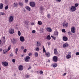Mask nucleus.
Segmentation results:
<instances>
[{"instance_id":"obj_44","label":"nucleus","mask_w":79,"mask_h":79,"mask_svg":"<svg viewBox=\"0 0 79 79\" xmlns=\"http://www.w3.org/2000/svg\"><path fill=\"white\" fill-rule=\"evenodd\" d=\"M47 17L48 18H50V14H48L47 15Z\"/></svg>"},{"instance_id":"obj_7","label":"nucleus","mask_w":79,"mask_h":79,"mask_svg":"<svg viewBox=\"0 0 79 79\" xmlns=\"http://www.w3.org/2000/svg\"><path fill=\"white\" fill-rule=\"evenodd\" d=\"M29 59H30V57L28 56H26V58H24V60L26 62H28Z\"/></svg>"},{"instance_id":"obj_36","label":"nucleus","mask_w":79,"mask_h":79,"mask_svg":"<svg viewBox=\"0 0 79 79\" xmlns=\"http://www.w3.org/2000/svg\"><path fill=\"white\" fill-rule=\"evenodd\" d=\"M0 15H5V13L3 12H0Z\"/></svg>"},{"instance_id":"obj_17","label":"nucleus","mask_w":79,"mask_h":79,"mask_svg":"<svg viewBox=\"0 0 79 79\" xmlns=\"http://www.w3.org/2000/svg\"><path fill=\"white\" fill-rule=\"evenodd\" d=\"M25 8L26 10H27L29 11H31V8L29 6H26L25 7Z\"/></svg>"},{"instance_id":"obj_58","label":"nucleus","mask_w":79,"mask_h":79,"mask_svg":"<svg viewBox=\"0 0 79 79\" xmlns=\"http://www.w3.org/2000/svg\"><path fill=\"white\" fill-rule=\"evenodd\" d=\"M3 39H4V40H5V37H3Z\"/></svg>"},{"instance_id":"obj_61","label":"nucleus","mask_w":79,"mask_h":79,"mask_svg":"<svg viewBox=\"0 0 79 79\" xmlns=\"http://www.w3.org/2000/svg\"><path fill=\"white\" fill-rule=\"evenodd\" d=\"M2 44V40H0V44Z\"/></svg>"},{"instance_id":"obj_48","label":"nucleus","mask_w":79,"mask_h":79,"mask_svg":"<svg viewBox=\"0 0 79 79\" xmlns=\"http://www.w3.org/2000/svg\"><path fill=\"white\" fill-rule=\"evenodd\" d=\"M21 49L22 50H24V47L23 46H22L21 47Z\"/></svg>"},{"instance_id":"obj_19","label":"nucleus","mask_w":79,"mask_h":79,"mask_svg":"<svg viewBox=\"0 0 79 79\" xmlns=\"http://www.w3.org/2000/svg\"><path fill=\"white\" fill-rule=\"evenodd\" d=\"M7 50L6 49H4L3 51V54H6V53H7Z\"/></svg>"},{"instance_id":"obj_55","label":"nucleus","mask_w":79,"mask_h":79,"mask_svg":"<svg viewBox=\"0 0 79 79\" xmlns=\"http://www.w3.org/2000/svg\"><path fill=\"white\" fill-rule=\"evenodd\" d=\"M52 38L54 40H56V37H55V36L53 37V38Z\"/></svg>"},{"instance_id":"obj_12","label":"nucleus","mask_w":79,"mask_h":79,"mask_svg":"<svg viewBox=\"0 0 79 79\" xmlns=\"http://www.w3.org/2000/svg\"><path fill=\"white\" fill-rule=\"evenodd\" d=\"M46 30L47 31H48V32H51L52 31V28L50 27H47L46 28Z\"/></svg>"},{"instance_id":"obj_50","label":"nucleus","mask_w":79,"mask_h":79,"mask_svg":"<svg viewBox=\"0 0 79 79\" xmlns=\"http://www.w3.org/2000/svg\"><path fill=\"white\" fill-rule=\"evenodd\" d=\"M35 30H33L32 31V33H35Z\"/></svg>"},{"instance_id":"obj_45","label":"nucleus","mask_w":79,"mask_h":79,"mask_svg":"<svg viewBox=\"0 0 79 79\" xmlns=\"http://www.w3.org/2000/svg\"><path fill=\"white\" fill-rule=\"evenodd\" d=\"M12 62H13V63H15V59H12Z\"/></svg>"},{"instance_id":"obj_62","label":"nucleus","mask_w":79,"mask_h":79,"mask_svg":"<svg viewBox=\"0 0 79 79\" xmlns=\"http://www.w3.org/2000/svg\"><path fill=\"white\" fill-rule=\"evenodd\" d=\"M31 68V67H30L29 68H28V69H30Z\"/></svg>"},{"instance_id":"obj_56","label":"nucleus","mask_w":79,"mask_h":79,"mask_svg":"<svg viewBox=\"0 0 79 79\" xmlns=\"http://www.w3.org/2000/svg\"><path fill=\"white\" fill-rule=\"evenodd\" d=\"M26 77H27V78H28V77H29V75H27L26 76Z\"/></svg>"},{"instance_id":"obj_6","label":"nucleus","mask_w":79,"mask_h":79,"mask_svg":"<svg viewBox=\"0 0 79 79\" xmlns=\"http://www.w3.org/2000/svg\"><path fill=\"white\" fill-rule=\"evenodd\" d=\"M2 64L4 66H7L8 65V63L7 62L4 61L2 62Z\"/></svg>"},{"instance_id":"obj_49","label":"nucleus","mask_w":79,"mask_h":79,"mask_svg":"<svg viewBox=\"0 0 79 79\" xmlns=\"http://www.w3.org/2000/svg\"><path fill=\"white\" fill-rule=\"evenodd\" d=\"M40 73L41 74H43V71H41L40 72Z\"/></svg>"},{"instance_id":"obj_38","label":"nucleus","mask_w":79,"mask_h":79,"mask_svg":"<svg viewBox=\"0 0 79 79\" xmlns=\"http://www.w3.org/2000/svg\"><path fill=\"white\" fill-rule=\"evenodd\" d=\"M8 5L6 6L5 7V10H7V9H8Z\"/></svg>"},{"instance_id":"obj_22","label":"nucleus","mask_w":79,"mask_h":79,"mask_svg":"<svg viewBox=\"0 0 79 79\" xmlns=\"http://www.w3.org/2000/svg\"><path fill=\"white\" fill-rule=\"evenodd\" d=\"M40 31L41 33H43L44 32H45V30L43 28H42L40 29Z\"/></svg>"},{"instance_id":"obj_34","label":"nucleus","mask_w":79,"mask_h":79,"mask_svg":"<svg viewBox=\"0 0 79 79\" xmlns=\"http://www.w3.org/2000/svg\"><path fill=\"white\" fill-rule=\"evenodd\" d=\"M43 50L44 53L45 52V47H44V46H43Z\"/></svg>"},{"instance_id":"obj_37","label":"nucleus","mask_w":79,"mask_h":79,"mask_svg":"<svg viewBox=\"0 0 79 79\" xmlns=\"http://www.w3.org/2000/svg\"><path fill=\"white\" fill-rule=\"evenodd\" d=\"M78 6H79V4L78 3H76L75 5V8L76 7H77Z\"/></svg>"},{"instance_id":"obj_59","label":"nucleus","mask_w":79,"mask_h":79,"mask_svg":"<svg viewBox=\"0 0 79 79\" xmlns=\"http://www.w3.org/2000/svg\"><path fill=\"white\" fill-rule=\"evenodd\" d=\"M47 61H48V62L50 63V60H48Z\"/></svg>"},{"instance_id":"obj_47","label":"nucleus","mask_w":79,"mask_h":79,"mask_svg":"<svg viewBox=\"0 0 79 79\" xmlns=\"http://www.w3.org/2000/svg\"><path fill=\"white\" fill-rule=\"evenodd\" d=\"M76 55H79V52H76Z\"/></svg>"},{"instance_id":"obj_9","label":"nucleus","mask_w":79,"mask_h":79,"mask_svg":"<svg viewBox=\"0 0 79 79\" xmlns=\"http://www.w3.org/2000/svg\"><path fill=\"white\" fill-rule=\"evenodd\" d=\"M15 32V30L12 28H10L9 30V33L10 34H13Z\"/></svg>"},{"instance_id":"obj_63","label":"nucleus","mask_w":79,"mask_h":79,"mask_svg":"<svg viewBox=\"0 0 79 79\" xmlns=\"http://www.w3.org/2000/svg\"><path fill=\"white\" fill-rule=\"evenodd\" d=\"M2 49L0 48V52H2Z\"/></svg>"},{"instance_id":"obj_20","label":"nucleus","mask_w":79,"mask_h":79,"mask_svg":"<svg viewBox=\"0 0 79 79\" xmlns=\"http://www.w3.org/2000/svg\"><path fill=\"white\" fill-rule=\"evenodd\" d=\"M46 39H47V40H50V39H51V37H50V35H48L46 37Z\"/></svg>"},{"instance_id":"obj_8","label":"nucleus","mask_w":79,"mask_h":79,"mask_svg":"<svg viewBox=\"0 0 79 79\" xmlns=\"http://www.w3.org/2000/svg\"><path fill=\"white\" fill-rule=\"evenodd\" d=\"M23 68L24 66H23L22 65H19V71H23Z\"/></svg>"},{"instance_id":"obj_13","label":"nucleus","mask_w":79,"mask_h":79,"mask_svg":"<svg viewBox=\"0 0 79 79\" xmlns=\"http://www.w3.org/2000/svg\"><path fill=\"white\" fill-rule=\"evenodd\" d=\"M63 26L64 27H67L68 26V23L67 22H64L63 23Z\"/></svg>"},{"instance_id":"obj_29","label":"nucleus","mask_w":79,"mask_h":79,"mask_svg":"<svg viewBox=\"0 0 79 79\" xmlns=\"http://www.w3.org/2000/svg\"><path fill=\"white\" fill-rule=\"evenodd\" d=\"M68 34L69 36L73 35V33L71 31H69Z\"/></svg>"},{"instance_id":"obj_25","label":"nucleus","mask_w":79,"mask_h":79,"mask_svg":"<svg viewBox=\"0 0 79 79\" xmlns=\"http://www.w3.org/2000/svg\"><path fill=\"white\" fill-rule=\"evenodd\" d=\"M36 43L38 47H40V42L39 41H37Z\"/></svg>"},{"instance_id":"obj_64","label":"nucleus","mask_w":79,"mask_h":79,"mask_svg":"<svg viewBox=\"0 0 79 79\" xmlns=\"http://www.w3.org/2000/svg\"><path fill=\"white\" fill-rule=\"evenodd\" d=\"M23 56H24V55H21V57H23Z\"/></svg>"},{"instance_id":"obj_18","label":"nucleus","mask_w":79,"mask_h":79,"mask_svg":"<svg viewBox=\"0 0 79 79\" xmlns=\"http://www.w3.org/2000/svg\"><path fill=\"white\" fill-rule=\"evenodd\" d=\"M3 4L2 3H1L0 4V10L1 9H2L3 8Z\"/></svg>"},{"instance_id":"obj_40","label":"nucleus","mask_w":79,"mask_h":79,"mask_svg":"<svg viewBox=\"0 0 79 79\" xmlns=\"http://www.w3.org/2000/svg\"><path fill=\"white\" fill-rule=\"evenodd\" d=\"M28 55L30 56H32V54L31 53H28Z\"/></svg>"},{"instance_id":"obj_42","label":"nucleus","mask_w":79,"mask_h":79,"mask_svg":"<svg viewBox=\"0 0 79 79\" xmlns=\"http://www.w3.org/2000/svg\"><path fill=\"white\" fill-rule=\"evenodd\" d=\"M62 32H66V31H65V29H62Z\"/></svg>"},{"instance_id":"obj_60","label":"nucleus","mask_w":79,"mask_h":79,"mask_svg":"<svg viewBox=\"0 0 79 79\" xmlns=\"http://www.w3.org/2000/svg\"><path fill=\"white\" fill-rule=\"evenodd\" d=\"M66 74V73H65L64 74H63V76H65Z\"/></svg>"},{"instance_id":"obj_39","label":"nucleus","mask_w":79,"mask_h":79,"mask_svg":"<svg viewBox=\"0 0 79 79\" xmlns=\"http://www.w3.org/2000/svg\"><path fill=\"white\" fill-rule=\"evenodd\" d=\"M28 23H29V22H27V21H25L24 24H27V25L28 24Z\"/></svg>"},{"instance_id":"obj_27","label":"nucleus","mask_w":79,"mask_h":79,"mask_svg":"<svg viewBox=\"0 0 79 79\" xmlns=\"http://www.w3.org/2000/svg\"><path fill=\"white\" fill-rule=\"evenodd\" d=\"M34 55L35 57H37V56H38L39 55V54L37 52H35V53Z\"/></svg>"},{"instance_id":"obj_54","label":"nucleus","mask_w":79,"mask_h":79,"mask_svg":"<svg viewBox=\"0 0 79 79\" xmlns=\"http://www.w3.org/2000/svg\"><path fill=\"white\" fill-rule=\"evenodd\" d=\"M43 8H44L43 7H40V10H43Z\"/></svg>"},{"instance_id":"obj_33","label":"nucleus","mask_w":79,"mask_h":79,"mask_svg":"<svg viewBox=\"0 0 79 79\" xmlns=\"http://www.w3.org/2000/svg\"><path fill=\"white\" fill-rule=\"evenodd\" d=\"M54 53L55 54H56L57 53V50L56 49H54Z\"/></svg>"},{"instance_id":"obj_43","label":"nucleus","mask_w":79,"mask_h":79,"mask_svg":"<svg viewBox=\"0 0 79 79\" xmlns=\"http://www.w3.org/2000/svg\"><path fill=\"white\" fill-rule=\"evenodd\" d=\"M10 49H11V47H10V46H9L8 48V49H7V51H9V50H10Z\"/></svg>"},{"instance_id":"obj_57","label":"nucleus","mask_w":79,"mask_h":79,"mask_svg":"<svg viewBox=\"0 0 79 79\" xmlns=\"http://www.w3.org/2000/svg\"><path fill=\"white\" fill-rule=\"evenodd\" d=\"M25 1L26 3L28 2V0H25Z\"/></svg>"},{"instance_id":"obj_24","label":"nucleus","mask_w":79,"mask_h":79,"mask_svg":"<svg viewBox=\"0 0 79 79\" xmlns=\"http://www.w3.org/2000/svg\"><path fill=\"white\" fill-rule=\"evenodd\" d=\"M52 66L53 68H56L57 66V64H56L54 63L52 64Z\"/></svg>"},{"instance_id":"obj_32","label":"nucleus","mask_w":79,"mask_h":79,"mask_svg":"<svg viewBox=\"0 0 79 79\" xmlns=\"http://www.w3.org/2000/svg\"><path fill=\"white\" fill-rule=\"evenodd\" d=\"M18 34L19 36H21V32L20 31H19L18 32Z\"/></svg>"},{"instance_id":"obj_30","label":"nucleus","mask_w":79,"mask_h":79,"mask_svg":"<svg viewBox=\"0 0 79 79\" xmlns=\"http://www.w3.org/2000/svg\"><path fill=\"white\" fill-rule=\"evenodd\" d=\"M19 5H20L21 6H22L23 5V4L21 2H19Z\"/></svg>"},{"instance_id":"obj_16","label":"nucleus","mask_w":79,"mask_h":79,"mask_svg":"<svg viewBox=\"0 0 79 79\" xmlns=\"http://www.w3.org/2000/svg\"><path fill=\"white\" fill-rule=\"evenodd\" d=\"M63 40L64 41H68V38L66 36L63 37Z\"/></svg>"},{"instance_id":"obj_35","label":"nucleus","mask_w":79,"mask_h":79,"mask_svg":"<svg viewBox=\"0 0 79 79\" xmlns=\"http://www.w3.org/2000/svg\"><path fill=\"white\" fill-rule=\"evenodd\" d=\"M35 49L36 51L37 52H38V51H39L40 50L39 48L38 47L36 48Z\"/></svg>"},{"instance_id":"obj_21","label":"nucleus","mask_w":79,"mask_h":79,"mask_svg":"<svg viewBox=\"0 0 79 79\" xmlns=\"http://www.w3.org/2000/svg\"><path fill=\"white\" fill-rule=\"evenodd\" d=\"M13 40L12 41V43L14 44H16V40H15V38H13Z\"/></svg>"},{"instance_id":"obj_53","label":"nucleus","mask_w":79,"mask_h":79,"mask_svg":"<svg viewBox=\"0 0 79 79\" xmlns=\"http://www.w3.org/2000/svg\"><path fill=\"white\" fill-rule=\"evenodd\" d=\"M61 0H56V1L57 2H61Z\"/></svg>"},{"instance_id":"obj_52","label":"nucleus","mask_w":79,"mask_h":79,"mask_svg":"<svg viewBox=\"0 0 79 79\" xmlns=\"http://www.w3.org/2000/svg\"><path fill=\"white\" fill-rule=\"evenodd\" d=\"M31 26H33V25H34V23H31Z\"/></svg>"},{"instance_id":"obj_41","label":"nucleus","mask_w":79,"mask_h":79,"mask_svg":"<svg viewBox=\"0 0 79 79\" xmlns=\"http://www.w3.org/2000/svg\"><path fill=\"white\" fill-rule=\"evenodd\" d=\"M23 52H24V53H26V52H27V49H24V50H23Z\"/></svg>"},{"instance_id":"obj_11","label":"nucleus","mask_w":79,"mask_h":79,"mask_svg":"<svg viewBox=\"0 0 79 79\" xmlns=\"http://www.w3.org/2000/svg\"><path fill=\"white\" fill-rule=\"evenodd\" d=\"M18 3L17 2H15L13 4L12 6L14 7V8H17V7H18Z\"/></svg>"},{"instance_id":"obj_2","label":"nucleus","mask_w":79,"mask_h":79,"mask_svg":"<svg viewBox=\"0 0 79 79\" xmlns=\"http://www.w3.org/2000/svg\"><path fill=\"white\" fill-rule=\"evenodd\" d=\"M76 7H75V6H72L70 8V10L72 12H74L75 11H76Z\"/></svg>"},{"instance_id":"obj_31","label":"nucleus","mask_w":79,"mask_h":79,"mask_svg":"<svg viewBox=\"0 0 79 79\" xmlns=\"http://www.w3.org/2000/svg\"><path fill=\"white\" fill-rule=\"evenodd\" d=\"M18 48H16L15 50V53L16 55H17V53H18Z\"/></svg>"},{"instance_id":"obj_28","label":"nucleus","mask_w":79,"mask_h":79,"mask_svg":"<svg viewBox=\"0 0 79 79\" xmlns=\"http://www.w3.org/2000/svg\"><path fill=\"white\" fill-rule=\"evenodd\" d=\"M38 24L39 25H42V23L41 21H38Z\"/></svg>"},{"instance_id":"obj_1","label":"nucleus","mask_w":79,"mask_h":79,"mask_svg":"<svg viewBox=\"0 0 79 79\" xmlns=\"http://www.w3.org/2000/svg\"><path fill=\"white\" fill-rule=\"evenodd\" d=\"M13 21H14V17L12 16H10L9 17L8 20L9 23H12Z\"/></svg>"},{"instance_id":"obj_3","label":"nucleus","mask_w":79,"mask_h":79,"mask_svg":"<svg viewBox=\"0 0 79 79\" xmlns=\"http://www.w3.org/2000/svg\"><path fill=\"white\" fill-rule=\"evenodd\" d=\"M71 31L72 33H75L76 32V28L75 27H72L71 28Z\"/></svg>"},{"instance_id":"obj_14","label":"nucleus","mask_w":79,"mask_h":79,"mask_svg":"<svg viewBox=\"0 0 79 79\" xmlns=\"http://www.w3.org/2000/svg\"><path fill=\"white\" fill-rule=\"evenodd\" d=\"M20 40L21 42H24L25 40L24 37L23 36H20Z\"/></svg>"},{"instance_id":"obj_26","label":"nucleus","mask_w":79,"mask_h":79,"mask_svg":"<svg viewBox=\"0 0 79 79\" xmlns=\"http://www.w3.org/2000/svg\"><path fill=\"white\" fill-rule=\"evenodd\" d=\"M54 35H58V32L57 31H55L54 32Z\"/></svg>"},{"instance_id":"obj_15","label":"nucleus","mask_w":79,"mask_h":79,"mask_svg":"<svg viewBox=\"0 0 79 79\" xmlns=\"http://www.w3.org/2000/svg\"><path fill=\"white\" fill-rule=\"evenodd\" d=\"M69 44L67 43H65L63 45V47L64 48L66 47H68Z\"/></svg>"},{"instance_id":"obj_10","label":"nucleus","mask_w":79,"mask_h":79,"mask_svg":"<svg viewBox=\"0 0 79 79\" xmlns=\"http://www.w3.org/2000/svg\"><path fill=\"white\" fill-rule=\"evenodd\" d=\"M58 58L56 56H54L53 58V60L55 62H56Z\"/></svg>"},{"instance_id":"obj_23","label":"nucleus","mask_w":79,"mask_h":79,"mask_svg":"<svg viewBox=\"0 0 79 79\" xmlns=\"http://www.w3.org/2000/svg\"><path fill=\"white\" fill-rule=\"evenodd\" d=\"M50 53L48 52L45 53L46 56L47 57H49V56H50Z\"/></svg>"},{"instance_id":"obj_51","label":"nucleus","mask_w":79,"mask_h":79,"mask_svg":"<svg viewBox=\"0 0 79 79\" xmlns=\"http://www.w3.org/2000/svg\"><path fill=\"white\" fill-rule=\"evenodd\" d=\"M10 57H12L13 56V54L12 53L10 54Z\"/></svg>"},{"instance_id":"obj_46","label":"nucleus","mask_w":79,"mask_h":79,"mask_svg":"<svg viewBox=\"0 0 79 79\" xmlns=\"http://www.w3.org/2000/svg\"><path fill=\"white\" fill-rule=\"evenodd\" d=\"M47 43H48V46L50 45V42H48Z\"/></svg>"},{"instance_id":"obj_4","label":"nucleus","mask_w":79,"mask_h":79,"mask_svg":"<svg viewBox=\"0 0 79 79\" xmlns=\"http://www.w3.org/2000/svg\"><path fill=\"white\" fill-rule=\"evenodd\" d=\"M29 5L31 7H35V3L34 2H31L29 3Z\"/></svg>"},{"instance_id":"obj_5","label":"nucleus","mask_w":79,"mask_h":79,"mask_svg":"<svg viewBox=\"0 0 79 79\" xmlns=\"http://www.w3.org/2000/svg\"><path fill=\"white\" fill-rule=\"evenodd\" d=\"M71 52H69L68 54L66 56V58L67 59H70V58L71 57Z\"/></svg>"}]
</instances>
